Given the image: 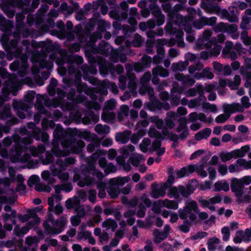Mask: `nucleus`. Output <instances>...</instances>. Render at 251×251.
Segmentation results:
<instances>
[{
	"label": "nucleus",
	"instance_id": "obj_24",
	"mask_svg": "<svg viewBox=\"0 0 251 251\" xmlns=\"http://www.w3.org/2000/svg\"><path fill=\"white\" fill-rule=\"evenodd\" d=\"M203 66L202 64H194L189 68V72L196 79L207 78L211 79L214 75L211 71L208 68L202 70Z\"/></svg>",
	"mask_w": 251,
	"mask_h": 251
},
{
	"label": "nucleus",
	"instance_id": "obj_15",
	"mask_svg": "<svg viewBox=\"0 0 251 251\" xmlns=\"http://www.w3.org/2000/svg\"><path fill=\"white\" fill-rule=\"evenodd\" d=\"M67 219V217L62 216L54 220L51 213H50L48 218L43 223L46 234L53 235L61 233L68 222Z\"/></svg>",
	"mask_w": 251,
	"mask_h": 251
},
{
	"label": "nucleus",
	"instance_id": "obj_16",
	"mask_svg": "<svg viewBox=\"0 0 251 251\" xmlns=\"http://www.w3.org/2000/svg\"><path fill=\"white\" fill-rule=\"evenodd\" d=\"M100 16V13H95L93 15V17L90 19L88 23L86 24V27L88 29V31L84 32L82 29V27L80 25H76L75 27V31L76 33V37L77 38V42L72 44L71 49L75 51H79L81 47L83 46L80 44V38L84 36L86 34L89 33V36H91L90 32L91 31L94 30L96 24L97 23V19Z\"/></svg>",
	"mask_w": 251,
	"mask_h": 251
},
{
	"label": "nucleus",
	"instance_id": "obj_50",
	"mask_svg": "<svg viewBox=\"0 0 251 251\" xmlns=\"http://www.w3.org/2000/svg\"><path fill=\"white\" fill-rule=\"evenodd\" d=\"M177 114L174 112L170 111L167 113V116L165 118V125L169 128L172 129L175 126L174 121L176 120Z\"/></svg>",
	"mask_w": 251,
	"mask_h": 251
},
{
	"label": "nucleus",
	"instance_id": "obj_26",
	"mask_svg": "<svg viewBox=\"0 0 251 251\" xmlns=\"http://www.w3.org/2000/svg\"><path fill=\"white\" fill-rule=\"evenodd\" d=\"M241 104L233 103L226 104L224 106V111L226 112L233 113L236 112H243L245 109L249 108L251 106L250 99L247 96H244L241 99Z\"/></svg>",
	"mask_w": 251,
	"mask_h": 251
},
{
	"label": "nucleus",
	"instance_id": "obj_9",
	"mask_svg": "<svg viewBox=\"0 0 251 251\" xmlns=\"http://www.w3.org/2000/svg\"><path fill=\"white\" fill-rule=\"evenodd\" d=\"M49 10L47 4H43L35 15L28 14L26 22L29 25H35L36 28L44 32H48L55 26L54 21L51 19H45L46 13Z\"/></svg>",
	"mask_w": 251,
	"mask_h": 251
},
{
	"label": "nucleus",
	"instance_id": "obj_37",
	"mask_svg": "<svg viewBox=\"0 0 251 251\" xmlns=\"http://www.w3.org/2000/svg\"><path fill=\"white\" fill-rule=\"evenodd\" d=\"M233 43L231 41H226V46L222 50V56L224 58H230L231 60H235L237 54L232 49Z\"/></svg>",
	"mask_w": 251,
	"mask_h": 251
},
{
	"label": "nucleus",
	"instance_id": "obj_3",
	"mask_svg": "<svg viewBox=\"0 0 251 251\" xmlns=\"http://www.w3.org/2000/svg\"><path fill=\"white\" fill-rule=\"evenodd\" d=\"M97 31L94 32L91 36L89 33L86 34L82 38L80 37V42L83 46L85 51L89 52L92 55L99 54L104 57L109 56L111 63H125L126 61V54L120 50H114L107 42L101 41L99 46L96 47L95 43L98 39L102 37V33L111 27L109 23L104 20L99 19L97 23Z\"/></svg>",
	"mask_w": 251,
	"mask_h": 251
},
{
	"label": "nucleus",
	"instance_id": "obj_29",
	"mask_svg": "<svg viewBox=\"0 0 251 251\" xmlns=\"http://www.w3.org/2000/svg\"><path fill=\"white\" fill-rule=\"evenodd\" d=\"M149 7L154 18L153 20L154 21L155 26L163 25L165 17L164 15L162 14L160 7L154 3H151Z\"/></svg>",
	"mask_w": 251,
	"mask_h": 251
},
{
	"label": "nucleus",
	"instance_id": "obj_54",
	"mask_svg": "<svg viewBox=\"0 0 251 251\" xmlns=\"http://www.w3.org/2000/svg\"><path fill=\"white\" fill-rule=\"evenodd\" d=\"M214 68L218 73L224 75H229L231 72V68L228 65L223 68L222 64H214Z\"/></svg>",
	"mask_w": 251,
	"mask_h": 251
},
{
	"label": "nucleus",
	"instance_id": "obj_62",
	"mask_svg": "<svg viewBox=\"0 0 251 251\" xmlns=\"http://www.w3.org/2000/svg\"><path fill=\"white\" fill-rule=\"evenodd\" d=\"M129 114V108L126 105H122L120 107V110L118 114L117 118L119 121H123L127 118Z\"/></svg>",
	"mask_w": 251,
	"mask_h": 251
},
{
	"label": "nucleus",
	"instance_id": "obj_21",
	"mask_svg": "<svg viewBox=\"0 0 251 251\" xmlns=\"http://www.w3.org/2000/svg\"><path fill=\"white\" fill-rule=\"evenodd\" d=\"M165 29L172 34V37L169 41V46H173L176 44L180 48L185 47L183 39L184 33L182 30L175 29L170 23L167 24Z\"/></svg>",
	"mask_w": 251,
	"mask_h": 251
},
{
	"label": "nucleus",
	"instance_id": "obj_23",
	"mask_svg": "<svg viewBox=\"0 0 251 251\" xmlns=\"http://www.w3.org/2000/svg\"><path fill=\"white\" fill-rule=\"evenodd\" d=\"M131 33H128V34L125 37H117L115 39L116 44L118 45L126 47L127 48H130L131 46L135 47H140L143 43L142 36L139 34L136 33L134 34L133 39L132 41H130L129 36Z\"/></svg>",
	"mask_w": 251,
	"mask_h": 251
},
{
	"label": "nucleus",
	"instance_id": "obj_43",
	"mask_svg": "<svg viewBox=\"0 0 251 251\" xmlns=\"http://www.w3.org/2000/svg\"><path fill=\"white\" fill-rule=\"evenodd\" d=\"M28 64H10L9 68L12 71H16L20 76H24L27 73Z\"/></svg>",
	"mask_w": 251,
	"mask_h": 251
},
{
	"label": "nucleus",
	"instance_id": "obj_51",
	"mask_svg": "<svg viewBox=\"0 0 251 251\" xmlns=\"http://www.w3.org/2000/svg\"><path fill=\"white\" fill-rule=\"evenodd\" d=\"M226 33L230 34L233 39H237L239 37V33L238 32V26L236 25L227 23Z\"/></svg>",
	"mask_w": 251,
	"mask_h": 251
},
{
	"label": "nucleus",
	"instance_id": "obj_41",
	"mask_svg": "<svg viewBox=\"0 0 251 251\" xmlns=\"http://www.w3.org/2000/svg\"><path fill=\"white\" fill-rule=\"evenodd\" d=\"M153 78L152 82L154 84H157L158 83L159 79L157 77L159 75L162 77H166L169 75L168 71L163 68L157 66L152 70Z\"/></svg>",
	"mask_w": 251,
	"mask_h": 251
},
{
	"label": "nucleus",
	"instance_id": "obj_25",
	"mask_svg": "<svg viewBox=\"0 0 251 251\" xmlns=\"http://www.w3.org/2000/svg\"><path fill=\"white\" fill-rule=\"evenodd\" d=\"M116 105L117 102L114 99H111L106 101L101 114L102 121L107 123H113L114 122L116 115L112 110L116 108Z\"/></svg>",
	"mask_w": 251,
	"mask_h": 251
},
{
	"label": "nucleus",
	"instance_id": "obj_31",
	"mask_svg": "<svg viewBox=\"0 0 251 251\" xmlns=\"http://www.w3.org/2000/svg\"><path fill=\"white\" fill-rule=\"evenodd\" d=\"M167 188V183L157 184L154 182L151 185V195L154 199L163 197L166 194V190Z\"/></svg>",
	"mask_w": 251,
	"mask_h": 251
},
{
	"label": "nucleus",
	"instance_id": "obj_19",
	"mask_svg": "<svg viewBox=\"0 0 251 251\" xmlns=\"http://www.w3.org/2000/svg\"><path fill=\"white\" fill-rule=\"evenodd\" d=\"M58 68L57 69L58 73L61 75H64L67 73L70 75L75 74V76L78 81L80 80L81 77V71L83 73H90L92 74H95L97 73V70L95 67L93 66L89 69L88 71H86L84 69H81V70H76L74 66V64H70L67 66V69L66 67L64 66V64H58Z\"/></svg>",
	"mask_w": 251,
	"mask_h": 251
},
{
	"label": "nucleus",
	"instance_id": "obj_35",
	"mask_svg": "<svg viewBox=\"0 0 251 251\" xmlns=\"http://www.w3.org/2000/svg\"><path fill=\"white\" fill-rule=\"evenodd\" d=\"M184 6L179 3H176L173 7V11L174 12L173 19L172 21L174 22L175 25L178 26L180 23H182V21L186 22L185 17L180 14L179 12L184 9Z\"/></svg>",
	"mask_w": 251,
	"mask_h": 251
},
{
	"label": "nucleus",
	"instance_id": "obj_13",
	"mask_svg": "<svg viewBox=\"0 0 251 251\" xmlns=\"http://www.w3.org/2000/svg\"><path fill=\"white\" fill-rule=\"evenodd\" d=\"M13 27L14 22L13 21L6 20L2 15L0 14V30L4 33L1 36L0 42L6 52L11 55V56L9 55L7 57V59L9 61L11 60L13 57L19 59L7 45L8 42L11 41L8 36L12 35V30Z\"/></svg>",
	"mask_w": 251,
	"mask_h": 251
},
{
	"label": "nucleus",
	"instance_id": "obj_63",
	"mask_svg": "<svg viewBox=\"0 0 251 251\" xmlns=\"http://www.w3.org/2000/svg\"><path fill=\"white\" fill-rule=\"evenodd\" d=\"M211 130L210 128H206L201 130L195 134V139L198 141L207 138L210 135Z\"/></svg>",
	"mask_w": 251,
	"mask_h": 251
},
{
	"label": "nucleus",
	"instance_id": "obj_1",
	"mask_svg": "<svg viewBox=\"0 0 251 251\" xmlns=\"http://www.w3.org/2000/svg\"><path fill=\"white\" fill-rule=\"evenodd\" d=\"M16 15V31L12 33L13 39L8 42V47L14 52V54L19 58L21 63H27V59L30 58L31 63H38L34 59L40 55L47 56V54L54 50L52 43L50 41L38 42L34 40L29 41L23 40L22 46H19L18 43L21 39V35L27 38L30 35L29 30L25 27L24 20L25 18V10Z\"/></svg>",
	"mask_w": 251,
	"mask_h": 251
},
{
	"label": "nucleus",
	"instance_id": "obj_7",
	"mask_svg": "<svg viewBox=\"0 0 251 251\" xmlns=\"http://www.w3.org/2000/svg\"><path fill=\"white\" fill-rule=\"evenodd\" d=\"M212 35V30L207 29L203 31L202 34L200 36L196 42L195 49L200 50L206 48V50L202 51L199 54L200 59L206 60L212 56L219 55L221 52L222 47L215 42V39L209 42V39Z\"/></svg>",
	"mask_w": 251,
	"mask_h": 251
},
{
	"label": "nucleus",
	"instance_id": "obj_33",
	"mask_svg": "<svg viewBox=\"0 0 251 251\" xmlns=\"http://www.w3.org/2000/svg\"><path fill=\"white\" fill-rule=\"evenodd\" d=\"M18 218L22 223H25L27 222L30 219H32V220L26 224V225L31 226H36L40 222V218H36L35 212L34 211H30V209H28L25 214H18Z\"/></svg>",
	"mask_w": 251,
	"mask_h": 251
},
{
	"label": "nucleus",
	"instance_id": "obj_14",
	"mask_svg": "<svg viewBox=\"0 0 251 251\" xmlns=\"http://www.w3.org/2000/svg\"><path fill=\"white\" fill-rule=\"evenodd\" d=\"M75 160L73 157H69L64 159L58 158L55 163L50 167L52 175L57 176L62 181H67L69 178V173L63 171H65L70 165L75 164Z\"/></svg>",
	"mask_w": 251,
	"mask_h": 251
},
{
	"label": "nucleus",
	"instance_id": "obj_38",
	"mask_svg": "<svg viewBox=\"0 0 251 251\" xmlns=\"http://www.w3.org/2000/svg\"><path fill=\"white\" fill-rule=\"evenodd\" d=\"M179 126L176 128V131L179 133V137L182 140H184L189 135L188 128L186 126L187 121L185 118H180L178 120Z\"/></svg>",
	"mask_w": 251,
	"mask_h": 251
},
{
	"label": "nucleus",
	"instance_id": "obj_2",
	"mask_svg": "<svg viewBox=\"0 0 251 251\" xmlns=\"http://www.w3.org/2000/svg\"><path fill=\"white\" fill-rule=\"evenodd\" d=\"M106 153V151L103 150H97L88 159L87 169L82 170L79 176L77 174H75L74 176L75 179H78V185L82 187L96 183L97 180L94 178V176H96L98 181L97 183V188L99 190L98 196L100 198H103L106 196L105 184L101 181L104 177L103 173L95 169L94 165L97 159H99V165L104 170L106 175L111 173H114L117 170L116 166L112 163H107L106 158L103 157Z\"/></svg>",
	"mask_w": 251,
	"mask_h": 251
},
{
	"label": "nucleus",
	"instance_id": "obj_22",
	"mask_svg": "<svg viewBox=\"0 0 251 251\" xmlns=\"http://www.w3.org/2000/svg\"><path fill=\"white\" fill-rule=\"evenodd\" d=\"M198 205L194 201H188L183 209L180 208L178 211L179 217L182 219L189 218L193 221L196 219Z\"/></svg>",
	"mask_w": 251,
	"mask_h": 251
},
{
	"label": "nucleus",
	"instance_id": "obj_27",
	"mask_svg": "<svg viewBox=\"0 0 251 251\" xmlns=\"http://www.w3.org/2000/svg\"><path fill=\"white\" fill-rule=\"evenodd\" d=\"M186 10L187 12V16H184L186 19L185 21H182L179 24L178 27L181 29H183L185 32L190 31L191 29L192 23L194 20L197 15V10L192 7H188Z\"/></svg>",
	"mask_w": 251,
	"mask_h": 251
},
{
	"label": "nucleus",
	"instance_id": "obj_12",
	"mask_svg": "<svg viewBox=\"0 0 251 251\" xmlns=\"http://www.w3.org/2000/svg\"><path fill=\"white\" fill-rule=\"evenodd\" d=\"M14 146L13 150L9 153L6 150H1L0 155L4 158L9 157L13 163L27 162L30 155L24 151V148L21 145V138L18 135H15L13 138Z\"/></svg>",
	"mask_w": 251,
	"mask_h": 251
},
{
	"label": "nucleus",
	"instance_id": "obj_46",
	"mask_svg": "<svg viewBox=\"0 0 251 251\" xmlns=\"http://www.w3.org/2000/svg\"><path fill=\"white\" fill-rule=\"evenodd\" d=\"M251 23V9H247L245 11V15L242 18L240 28L242 29H248L250 28Z\"/></svg>",
	"mask_w": 251,
	"mask_h": 251
},
{
	"label": "nucleus",
	"instance_id": "obj_60",
	"mask_svg": "<svg viewBox=\"0 0 251 251\" xmlns=\"http://www.w3.org/2000/svg\"><path fill=\"white\" fill-rule=\"evenodd\" d=\"M95 130L99 134L104 135L109 133L110 127L107 125L100 124L95 126Z\"/></svg>",
	"mask_w": 251,
	"mask_h": 251
},
{
	"label": "nucleus",
	"instance_id": "obj_36",
	"mask_svg": "<svg viewBox=\"0 0 251 251\" xmlns=\"http://www.w3.org/2000/svg\"><path fill=\"white\" fill-rule=\"evenodd\" d=\"M13 107L14 109L17 110V116L22 119L25 118V115L24 111H26L29 108L27 104L25 103L21 100H13Z\"/></svg>",
	"mask_w": 251,
	"mask_h": 251
},
{
	"label": "nucleus",
	"instance_id": "obj_5",
	"mask_svg": "<svg viewBox=\"0 0 251 251\" xmlns=\"http://www.w3.org/2000/svg\"><path fill=\"white\" fill-rule=\"evenodd\" d=\"M75 91L73 90L67 95V99L72 100V102H69V104L66 105H61V109L63 111H70L69 117L73 120L79 121L81 119L82 123L85 125L94 124L97 123L99 120V115L92 112L91 109L100 110L101 107L100 104L93 101L87 105L88 109L84 112L79 105L81 104L86 105V102L84 98L79 95L76 100H75Z\"/></svg>",
	"mask_w": 251,
	"mask_h": 251
},
{
	"label": "nucleus",
	"instance_id": "obj_49",
	"mask_svg": "<svg viewBox=\"0 0 251 251\" xmlns=\"http://www.w3.org/2000/svg\"><path fill=\"white\" fill-rule=\"evenodd\" d=\"M34 226H28L26 224L25 226L20 227V226L17 225L14 227L13 232L16 235L22 237L26 234L29 229H31Z\"/></svg>",
	"mask_w": 251,
	"mask_h": 251
},
{
	"label": "nucleus",
	"instance_id": "obj_11",
	"mask_svg": "<svg viewBox=\"0 0 251 251\" xmlns=\"http://www.w3.org/2000/svg\"><path fill=\"white\" fill-rule=\"evenodd\" d=\"M120 10H113L109 12V16L116 20L113 23V26L114 28L117 29H122L124 36H126L128 33H132L134 30L127 25H124L122 26L121 22L126 20L127 18V12L128 10V5L126 1L123 0L119 4Z\"/></svg>",
	"mask_w": 251,
	"mask_h": 251
},
{
	"label": "nucleus",
	"instance_id": "obj_59",
	"mask_svg": "<svg viewBox=\"0 0 251 251\" xmlns=\"http://www.w3.org/2000/svg\"><path fill=\"white\" fill-rule=\"evenodd\" d=\"M139 27L140 29L143 31L148 29H152L155 27L154 21L153 19H150L147 22H141Z\"/></svg>",
	"mask_w": 251,
	"mask_h": 251
},
{
	"label": "nucleus",
	"instance_id": "obj_28",
	"mask_svg": "<svg viewBox=\"0 0 251 251\" xmlns=\"http://www.w3.org/2000/svg\"><path fill=\"white\" fill-rule=\"evenodd\" d=\"M192 191L185 188L182 185H179L177 187H173L170 188L168 192V196L170 198H175L178 199L180 196L184 198L188 197L192 193Z\"/></svg>",
	"mask_w": 251,
	"mask_h": 251
},
{
	"label": "nucleus",
	"instance_id": "obj_52",
	"mask_svg": "<svg viewBox=\"0 0 251 251\" xmlns=\"http://www.w3.org/2000/svg\"><path fill=\"white\" fill-rule=\"evenodd\" d=\"M91 208L88 205H80V204L77 206L75 211L76 213V215L78 217H81V218L84 217L88 212L91 211Z\"/></svg>",
	"mask_w": 251,
	"mask_h": 251
},
{
	"label": "nucleus",
	"instance_id": "obj_55",
	"mask_svg": "<svg viewBox=\"0 0 251 251\" xmlns=\"http://www.w3.org/2000/svg\"><path fill=\"white\" fill-rule=\"evenodd\" d=\"M250 147L249 145L243 146L239 149L235 150L232 151L234 158L244 157L246 153L250 150Z\"/></svg>",
	"mask_w": 251,
	"mask_h": 251
},
{
	"label": "nucleus",
	"instance_id": "obj_39",
	"mask_svg": "<svg viewBox=\"0 0 251 251\" xmlns=\"http://www.w3.org/2000/svg\"><path fill=\"white\" fill-rule=\"evenodd\" d=\"M135 150V147L131 145L125 146L120 149V152L122 154V156H118L116 158V161L119 164H122L125 162V159L129 155L133 152Z\"/></svg>",
	"mask_w": 251,
	"mask_h": 251
},
{
	"label": "nucleus",
	"instance_id": "obj_56",
	"mask_svg": "<svg viewBox=\"0 0 251 251\" xmlns=\"http://www.w3.org/2000/svg\"><path fill=\"white\" fill-rule=\"evenodd\" d=\"M185 61H180L178 63H188L191 62L193 63H200V55L199 54H194L191 52H187L185 54Z\"/></svg>",
	"mask_w": 251,
	"mask_h": 251
},
{
	"label": "nucleus",
	"instance_id": "obj_6",
	"mask_svg": "<svg viewBox=\"0 0 251 251\" xmlns=\"http://www.w3.org/2000/svg\"><path fill=\"white\" fill-rule=\"evenodd\" d=\"M57 85V80L54 78H51L50 81V84L47 87V90L50 95L53 96L55 95L56 91L57 94V97L54 99L53 100H50L49 98H44L43 97L40 96L37 98V102L35 104V107L37 109L40 113L44 114L47 116H50V113H48L45 108L41 103V101L44 100L45 105L48 107H53L54 108L60 106L61 108V105L64 104L65 105L69 104V102H63L62 99H63L65 96V92L61 90L60 88H57L56 87Z\"/></svg>",
	"mask_w": 251,
	"mask_h": 251
},
{
	"label": "nucleus",
	"instance_id": "obj_18",
	"mask_svg": "<svg viewBox=\"0 0 251 251\" xmlns=\"http://www.w3.org/2000/svg\"><path fill=\"white\" fill-rule=\"evenodd\" d=\"M2 2V10L9 18H12L15 14V9H24L23 6H28L31 0H1Z\"/></svg>",
	"mask_w": 251,
	"mask_h": 251
},
{
	"label": "nucleus",
	"instance_id": "obj_40",
	"mask_svg": "<svg viewBox=\"0 0 251 251\" xmlns=\"http://www.w3.org/2000/svg\"><path fill=\"white\" fill-rule=\"evenodd\" d=\"M145 106L151 111H154L156 109L155 106L157 109L162 108L165 110H168L170 108V104L165 101L162 102H160L158 101H151L146 103Z\"/></svg>",
	"mask_w": 251,
	"mask_h": 251
},
{
	"label": "nucleus",
	"instance_id": "obj_64",
	"mask_svg": "<svg viewBox=\"0 0 251 251\" xmlns=\"http://www.w3.org/2000/svg\"><path fill=\"white\" fill-rule=\"evenodd\" d=\"M103 227L106 230L111 229L112 231H114L118 226L117 223L113 219L110 218L105 220L102 224Z\"/></svg>",
	"mask_w": 251,
	"mask_h": 251
},
{
	"label": "nucleus",
	"instance_id": "obj_20",
	"mask_svg": "<svg viewBox=\"0 0 251 251\" xmlns=\"http://www.w3.org/2000/svg\"><path fill=\"white\" fill-rule=\"evenodd\" d=\"M230 187L231 191L234 194L239 202H249L251 201V196L248 194L244 195V187L239 178H232L230 182Z\"/></svg>",
	"mask_w": 251,
	"mask_h": 251
},
{
	"label": "nucleus",
	"instance_id": "obj_47",
	"mask_svg": "<svg viewBox=\"0 0 251 251\" xmlns=\"http://www.w3.org/2000/svg\"><path fill=\"white\" fill-rule=\"evenodd\" d=\"M213 191L219 192L223 191L227 192L229 190V184L226 180H221L216 181L213 185Z\"/></svg>",
	"mask_w": 251,
	"mask_h": 251
},
{
	"label": "nucleus",
	"instance_id": "obj_44",
	"mask_svg": "<svg viewBox=\"0 0 251 251\" xmlns=\"http://www.w3.org/2000/svg\"><path fill=\"white\" fill-rule=\"evenodd\" d=\"M232 49L244 59V63H251V57L246 56L245 54L247 52V50L242 47L240 43H236L233 45Z\"/></svg>",
	"mask_w": 251,
	"mask_h": 251
},
{
	"label": "nucleus",
	"instance_id": "obj_53",
	"mask_svg": "<svg viewBox=\"0 0 251 251\" xmlns=\"http://www.w3.org/2000/svg\"><path fill=\"white\" fill-rule=\"evenodd\" d=\"M27 126L31 133V135L37 140H39L40 139V132L41 130L40 128L37 127L35 126V124L33 122H30L27 124Z\"/></svg>",
	"mask_w": 251,
	"mask_h": 251
},
{
	"label": "nucleus",
	"instance_id": "obj_61",
	"mask_svg": "<svg viewBox=\"0 0 251 251\" xmlns=\"http://www.w3.org/2000/svg\"><path fill=\"white\" fill-rule=\"evenodd\" d=\"M137 13V8L132 7L129 11V17L127 19V22L132 26L136 25L137 24L136 20V15Z\"/></svg>",
	"mask_w": 251,
	"mask_h": 251
},
{
	"label": "nucleus",
	"instance_id": "obj_8",
	"mask_svg": "<svg viewBox=\"0 0 251 251\" xmlns=\"http://www.w3.org/2000/svg\"><path fill=\"white\" fill-rule=\"evenodd\" d=\"M156 42L158 44L156 47L157 54L153 56V58L148 55H143L141 63H170L172 59L178 55L179 50L172 48L168 50L166 58L164 45L167 43V40L165 39H158Z\"/></svg>",
	"mask_w": 251,
	"mask_h": 251
},
{
	"label": "nucleus",
	"instance_id": "obj_32",
	"mask_svg": "<svg viewBox=\"0 0 251 251\" xmlns=\"http://www.w3.org/2000/svg\"><path fill=\"white\" fill-rule=\"evenodd\" d=\"M217 18L216 17H211L207 18L203 17L199 18L198 20H193L192 25L197 29H201L204 26H213L216 23Z\"/></svg>",
	"mask_w": 251,
	"mask_h": 251
},
{
	"label": "nucleus",
	"instance_id": "obj_48",
	"mask_svg": "<svg viewBox=\"0 0 251 251\" xmlns=\"http://www.w3.org/2000/svg\"><path fill=\"white\" fill-rule=\"evenodd\" d=\"M131 132L128 130H126L123 132L117 133L115 136V139L117 142L122 144L126 143L131 136Z\"/></svg>",
	"mask_w": 251,
	"mask_h": 251
},
{
	"label": "nucleus",
	"instance_id": "obj_17",
	"mask_svg": "<svg viewBox=\"0 0 251 251\" xmlns=\"http://www.w3.org/2000/svg\"><path fill=\"white\" fill-rule=\"evenodd\" d=\"M53 64H34L31 68V72L34 75L35 80L38 85H44V80H46L49 77Z\"/></svg>",
	"mask_w": 251,
	"mask_h": 251
},
{
	"label": "nucleus",
	"instance_id": "obj_58",
	"mask_svg": "<svg viewBox=\"0 0 251 251\" xmlns=\"http://www.w3.org/2000/svg\"><path fill=\"white\" fill-rule=\"evenodd\" d=\"M153 241L155 243H159L167 238L165 233L159 231V229H155L153 232Z\"/></svg>",
	"mask_w": 251,
	"mask_h": 251
},
{
	"label": "nucleus",
	"instance_id": "obj_42",
	"mask_svg": "<svg viewBox=\"0 0 251 251\" xmlns=\"http://www.w3.org/2000/svg\"><path fill=\"white\" fill-rule=\"evenodd\" d=\"M240 73L246 78L245 86L249 87L251 85V64H245L241 68Z\"/></svg>",
	"mask_w": 251,
	"mask_h": 251
},
{
	"label": "nucleus",
	"instance_id": "obj_4",
	"mask_svg": "<svg viewBox=\"0 0 251 251\" xmlns=\"http://www.w3.org/2000/svg\"><path fill=\"white\" fill-rule=\"evenodd\" d=\"M89 133L76 128L64 130L57 125L53 132L51 151L56 157H63L70 153H79L85 147L84 141L76 140L75 137L87 140Z\"/></svg>",
	"mask_w": 251,
	"mask_h": 251
},
{
	"label": "nucleus",
	"instance_id": "obj_30",
	"mask_svg": "<svg viewBox=\"0 0 251 251\" xmlns=\"http://www.w3.org/2000/svg\"><path fill=\"white\" fill-rule=\"evenodd\" d=\"M198 201L201 207L208 208L211 211H214L216 210L214 204L220 203L222 201V198L220 195L218 194L213 197L207 198L205 199L201 198L199 199Z\"/></svg>",
	"mask_w": 251,
	"mask_h": 251
},
{
	"label": "nucleus",
	"instance_id": "obj_10",
	"mask_svg": "<svg viewBox=\"0 0 251 251\" xmlns=\"http://www.w3.org/2000/svg\"><path fill=\"white\" fill-rule=\"evenodd\" d=\"M201 7L206 13L215 14L221 19L226 20L231 23H237L239 21L233 7L229 6L227 10L221 9L217 3H207L203 1L201 2Z\"/></svg>",
	"mask_w": 251,
	"mask_h": 251
},
{
	"label": "nucleus",
	"instance_id": "obj_45",
	"mask_svg": "<svg viewBox=\"0 0 251 251\" xmlns=\"http://www.w3.org/2000/svg\"><path fill=\"white\" fill-rule=\"evenodd\" d=\"M19 133L22 135H27V136L25 137L21 140V145L25 149L24 147L22 145V143L24 145H27L31 144L33 140L31 137V133H30V131L27 130L25 126L22 127L19 129Z\"/></svg>",
	"mask_w": 251,
	"mask_h": 251
},
{
	"label": "nucleus",
	"instance_id": "obj_57",
	"mask_svg": "<svg viewBox=\"0 0 251 251\" xmlns=\"http://www.w3.org/2000/svg\"><path fill=\"white\" fill-rule=\"evenodd\" d=\"M144 160L143 155L138 153H134L129 159L130 162L135 167L138 166L140 163L144 161Z\"/></svg>",
	"mask_w": 251,
	"mask_h": 251
},
{
	"label": "nucleus",
	"instance_id": "obj_34",
	"mask_svg": "<svg viewBox=\"0 0 251 251\" xmlns=\"http://www.w3.org/2000/svg\"><path fill=\"white\" fill-rule=\"evenodd\" d=\"M56 26L58 29V31L56 35L60 39H66L68 41H72L74 40V35L73 34H69L65 28V26L63 22L61 21H57L56 23Z\"/></svg>",
	"mask_w": 251,
	"mask_h": 251
}]
</instances>
